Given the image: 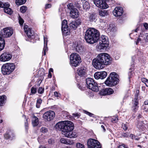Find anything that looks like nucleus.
<instances>
[{
	"label": "nucleus",
	"mask_w": 148,
	"mask_h": 148,
	"mask_svg": "<svg viewBox=\"0 0 148 148\" xmlns=\"http://www.w3.org/2000/svg\"><path fill=\"white\" fill-rule=\"evenodd\" d=\"M56 129L62 130V134L66 137L75 138L77 137L76 133L72 132L74 129V124L69 121H62L58 123L55 125Z\"/></svg>",
	"instance_id": "f257e3e1"
},
{
	"label": "nucleus",
	"mask_w": 148,
	"mask_h": 148,
	"mask_svg": "<svg viewBox=\"0 0 148 148\" xmlns=\"http://www.w3.org/2000/svg\"><path fill=\"white\" fill-rule=\"evenodd\" d=\"M67 7L69 9L71 10H72V9L75 8H73V5L71 3H70L67 5Z\"/></svg>",
	"instance_id": "09e8293b"
},
{
	"label": "nucleus",
	"mask_w": 148,
	"mask_h": 148,
	"mask_svg": "<svg viewBox=\"0 0 148 148\" xmlns=\"http://www.w3.org/2000/svg\"><path fill=\"white\" fill-rule=\"evenodd\" d=\"M44 47L42 51V55L45 56L46 55V51H48V48L47 47V42L48 40L47 38H45L44 37Z\"/></svg>",
	"instance_id": "412c9836"
},
{
	"label": "nucleus",
	"mask_w": 148,
	"mask_h": 148,
	"mask_svg": "<svg viewBox=\"0 0 148 148\" xmlns=\"http://www.w3.org/2000/svg\"><path fill=\"white\" fill-rule=\"evenodd\" d=\"M83 3V7L84 9L86 10H88L90 8V5L89 3L84 0L82 2Z\"/></svg>",
	"instance_id": "a878e982"
},
{
	"label": "nucleus",
	"mask_w": 148,
	"mask_h": 148,
	"mask_svg": "<svg viewBox=\"0 0 148 148\" xmlns=\"http://www.w3.org/2000/svg\"><path fill=\"white\" fill-rule=\"evenodd\" d=\"M42 100L40 99H38V100L37 101V103H38V104H41V103L42 102Z\"/></svg>",
	"instance_id": "680f3d73"
},
{
	"label": "nucleus",
	"mask_w": 148,
	"mask_h": 148,
	"mask_svg": "<svg viewBox=\"0 0 148 148\" xmlns=\"http://www.w3.org/2000/svg\"><path fill=\"white\" fill-rule=\"evenodd\" d=\"M67 23V22L66 20H64L62 23V29H64V28H65V27H68Z\"/></svg>",
	"instance_id": "58836bf2"
},
{
	"label": "nucleus",
	"mask_w": 148,
	"mask_h": 148,
	"mask_svg": "<svg viewBox=\"0 0 148 148\" xmlns=\"http://www.w3.org/2000/svg\"><path fill=\"white\" fill-rule=\"evenodd\" d=\"M118 120L117 116H114L111 118V122L113 123H116L117 122Z\"/></svg>",
	"instance_id": "4c0bfd02"
},
{
	"label": "nucleus",
	"mask_w": 148,
	"mask_h": 148,
	"mask_svg": "<svg viewBox=\"0 0 148 148\" xmlns=\"http://www.w3.org/2000/svg\"><path fill=\"white\" fill-rule=\"evenodd\" d=\"M123 13V8L120 7H116L114 10L113 13L115 17L121 16Z\"/></svg>",
	"instance_id": "4468645a"
},
{
	"label": "nucleus",
	"mask_w": 148,
	"mask_h": 148,
	"mask_svg": "<svg viewBox=\"0 0 148 148\" xmlns=\"http://www.w3.org/2000/svg\"><path fill=\"white\" fill-rule=\"evenodd\" d=\"M14 136V134L11 133H6L4 135V137L6 139L12 138Z\"/></svg>",
	"instance_id": "473e14b6"
},
{
	"label": "nucleus",
	"mask_w": 148,
	"mask_h": 148,
	"mask_svg": "<svg viewBox=\"0 0 148 148\" xmlns=\"http://www.w3.org/2000/svg\"><path fill=\"white\" fill-rule=\"evenodd\" d=\"M100 73V76L101 77V79H103L105 78L107 75V73L105 71H102L101 72H99Z\"/></svg>",
	"instance_id": "f704fd0d"
},
{
	"label": "nucleus",
	"mask_w": 148,
	"mask_h": 148,
	"mask_svg": "<svg viewBox=\"0 0 148 148\" xmlns=\"http://www.w3.org/2000/svg\"><path fill=\"white\" fill-rule=\"evenodd\" d=\"M73 115L74 117H77V118H78L80 116L79 114L78 113H73Z\"/></svg>",
	"instance_id": "5fc2aeb1"
},
{
	"label": "nucleus",
	"mask_w": 148,
	"mask_h": 148,
	"mask_svg": "<svg viewBox=\"0 0 148 148\" xmlns=\"http://www.w3.org/2000/svg\"><path fill=\"white\" fill-rule=\"evenodd\" d=\"M76 51L78 52H81L82 50V47L80 45H77L75 48Z\"/></svg>",
	"instance_id": "e433bc0d"
},
{
	"label": "nucleus",
	"mask_w": 148,
	"mask_h": 148,
	"mask_svg": "<svg viewBox=\"0 0 148 148\" xmlns=\"http://www.w3.org/2000/svg\"><path fill=\"white\" fill-rule=\"evenodd\" d=\"M127 125V124L123 123L122 124V127L125 130H127L128 128Z\"/></svg>",
	"instance_id": "49530a36"
},
{
	"label": "nucleus",
	"mask_w": 148,
	"mask_h": 148,
	"mask_svg": "<svg viewBox=\"0 0 148 148\" xmlns=\"http://www.w3.org/2000/svg\"><path fill=\"white\" fill-rule=\"evenodd\" d=\"M70 26L74 29H75L77 27V23L75 21H72L69 24Z\"/></svg>",
	"instance_id": "bb28decb"
},
{
	"label": "nucleus",
	"mask_w": 148,
	"mask_h": 148,
	"mask_svg": "<svg viewBox=\"0 0 148 148\" xmlns=\"http://www.w3.org/2000/svg\"><path fill=\"white\" fill-rule=\"evenodd\" d=\"M119 81V75L115 72L111 73L105 82L107 86H112L116 85Z\"/></svg>",
	"instance_id": "20e7f679"
},
{
	"label": "nucleus",
	"mask_w": 148,
	"mask_h": 148,
	"mask_svg": "<svg viewBox=\"0 0 148 148\" xmlns=\"http://www.w3.org/2000/svg\"><path fill=\"white\" fill-rule=\"evenodd\" d=\"M3 4L4 5V6L3 8H4L5 7H9L10 6V4L8 2L3 3Z\"/></svg>",
	"instance_id": "603ef678"
},
{
	"label": "nucleus",
	"mask_w": 148,
	"mask_h": 148,
	"mask_svg": "<svg viewBox=\"0 0 148 148\" xmlns=\"http://www.w3.org/2000/svg\"><path fill=\"white\" fill-rule=\"evenodd\" d=\"M6 97L5 95L0 96V106H2L4 103L5 100L6 99Z\"/></svg>",
	"instance_id": "c756f323"
},
{
	"label": "nucleus",
	"mask_w": 148,
	"mask_h": 148,
	"mask_svg": "<svg viewBox=\"0 0 148 148\" xmlns=\"http://www.w3.org/2000/svg\"><path fill=\"white\" fill-rule=\"evenodd\" d=\"M89 20L91 22L95 21L96 19V16L93 14H90L88 16Z\"/></svg>",
	"instance_id": "c85d7f7f"
},
{
	"label": "nucleus",
	"mask_w": 148,
	"mask_h": 148,
	"mask_svg": "<svg viewBox=\"0 0 148 148\" xmlns=\"http://www.w3.org/2000/svg\"><path fill=\"white\" fill-rule=\"evenodd\" d=\"M100 74L99 72H97L95 73L94 75V77L95 78L97 79H101Z\"/></svg>",
	"instance_id": "ea45409f"
},
{
	"label": "nucleus",
	"mask_w": 148,
	"mask_h": 148,
	"mask_svg": "<svg viewBox=\"0 0 148 148\" xmlns=\"http://www.w3.org/2000/svg\"><path fill=\"white\" fill-rule=\"evenodd\" d=\"M79 11L76 8L72 9L70 12V16L73 18H77L79 16Z\"/></svg>",
	"instance_id": "f3484780"
},
{
	"label": "nucleus",
	"mask_w": 148,
	"mask_h": 148,
	"mask_svg": "<svg viewBox=\"0 0 148 148\" xmlns=\"http://www.w3.org/2000/svg\"><path fill=\"white\" fill-rule=\"evenodd\" d=\"M124 144H123L119 145L118 147V148H124Z\"/></svg>",
	"instance_id": "774afa93"
},
{
	"label": "nucleus",
	"mask_w": 148,
	"mask_h": 148,
	"mask_svg": "<svg viewBox=\"0 0 148 148\" xmlns=\"http://www.w3.org/2000/svg\"><path fill=\"white\" fill-rule=\"evenodd\" d=\"M44 88L42 87H40L39 88L38 90V93L42 94L44 92Z\"/></svg>",
	"instance_id": "c03bdc74"
},
{
	"label": "nucleus",
	"mask_w": 148,
	"mask_h": 148,
	"mask_svg": "<svg viewBox=\"0 0 148 148\" xmlns=\"http://www.w3.org/2000/svg\"><path fill=\"white\" fill-rule=\"evenodd\" d=\"M144 26L146 29H148V24L146 23L144 24Z\"/></svg>",
	"instance_id": "052dcab7"
},
{
	"label": "nucleus",
	"mask_w": 148,
	"mask_h": 148,
	"mask_svg": "<svg viewBox=\"0 0 148 148\" xmlns=\"http://www.w3.org/2000/svg\"><path fill=\"white\" fill-rule=\"evenodd\" d=\"M141 39L140 38H138L137 39L136 41V45H138V44L140 42H141Z\"/></svg>",
	"instance_id": "6e6d98bb"
},
{
	"label": "nucleus",
	"mask_w": 148,
	"mask_h": 148,
	"mask_svg": "<svg viewBox=\"0 0 148 148\" xmlns=\"http://www.w3.org/2000/svg\"><path fill=\"white\" fill-rule=\"evenodd\" d=\"M26 1V0H15V3L17 5H21L24 4Z\"/></svg>",
	"instance_id": "2f4dec72"
},
{
	"label": "nucleus",
	"mask_w": 148,
	"mask_h": 148,
	"mask_svg": "<svg viewBox=\"0 0 148 148\" xmlns=\"http://www.w3.org/2000/svg\"><path fill=\"white\" fill-rule=\"evenodd\" d=\"M15 69V65L13 63H7L3 64L1 71L3 75H9Z\"/></svg>",
	"instance_id": "39448f33"
},
{
	"label": "nucleus",
	"mask_w": 148,
	"mask_h": 148,
	"mask_svg": "<svg viewBox=\"0 0 148 148\" xmlns=\"http://www.w3.org/2000/svg\"><path fill=\"white\" fill-rule=\"evenodd\" d=\"M141 80L145 84V83H146V82H147V81L148 80L145 78H142L141 79Z\"/></svg>",
	"instance_id": "13d9d810"
},
{
	"label": "nucleus",
	"mask_w": 148,
	"mask_h": 148,
	"mask_svg": "<svg viewBox=\"0 0 148 148\" xmlns=\"http://www.w3.org/2000/svg\"><path fill=\"white\" fill-rule=\"evenodd\" d=\"M54 95L56 97H58V93L57 92H54Z\"/></svg>",
	"instance_id": "69168bd1"
},
{
	"label": "nucleus",
	"mask_w": 148,
	"mask_h": 148,
	"mask_svg": "<svg viewBox=\"0 0 148 148\" xmlns=\"http://www.w3.org/2000/svg\"><path fill=\"white\" fill-rule=\"evenodd\" d=\"M36 89L33 87L31 89V93L32 94H34L36 92Z\"/></svg>",
	"instance_id": "3c124183"
},
{
	"label": "nucleus",
	"mask_w": 148,
	"mask_h": 148,
	"mask_svg": "<svg viewBox=\"0 0 148 148\" xmlns=\"http://www.w3.org/2000/svg\"><path fill=\"white\" fill-rule=\"evenodd\" d=\"M133 108L134 111H136L138 109V101L137 99H134L133 101Z\"/></svg>",
	"instance_id": "b1692460"
},
{
	"label": "nucleus",
	"mask_w": 148,
	"mask_h": 148,
	"mask_svg": "<svg viewBox=\"0 0 148 148\" xmlns=\"http://www.w3.org/2000/svg\"><path fill=\"white\" fill-rule=\"evenodd\" d=\"M134 64H132L131 65V67L130 69V71L129 72L128 75L129 76V78H130L132 75V71L134 70Z\"/></svg>",
	"instance_id": "c9c22d12"
},
{
	"label": "nucleus",
	"mask_w": 148,
	"mask_h": 148,
	"mask_svg": "<svg viewBox=\"0 0 148 148\" xmlns=\"http://www.w3.org/2000/svg\"><path fill=\"white\" fill-rule=\"evenodd\" d=\"M144 40L146 42H148V33H146L144 35Z\"/></svg>",
	"instance_id": "de8ad7c7"
},
{
	"label": "nucleus",
	"mask_w": 148,
	"mask_h": 148,
	"mask_svg": "<svg viewBox=\"0 0 148 148\" xmlns=\"http://www.w3.org/2000/svg\"><path fill=\"white\" fill-rule=\"evenodd\" d=\"M99 15L102 17L106 16L108 14V13L107 11L105 10H101L99 11Z\"/></svg>",
	"instance_id": "cd10ccee"
},
{
	"label": "nucleus",
	"mask_w": 148,
	"mask_h": 148,
	"mask_svg": "<svg viewBox=\"0 0 148 148\" xmlns=\"http://www.w3.org/2000/svg\"><path fill=\"white\" fill-rule=\"evenodd\" d=\"M77 148H85L83 144L80 143H78L76 145Z\"/></svg>",
	"instance_id": "79ce46f5"
},
{
	"label": "nucleus",
	"mask_w": 148,
	"mask_h": 148,
	"mask_svg": "<svg viewBox=\"0 0 148 148\" xmlns=\"http://www.w3.org/2000/svg\"><path fill=\"white\" fill-rule=\"evenodd\" d=\"M94 3L99 8L102 9H106L108 7L105 0H93Z\"/></svg>",
	"instance_id": "9d476101"
},
{
	"label": "nucleus",
	"mask_w": 148,
	"mask_h": 148,
	"mask_svg": "<svg viewBox=\"0 0 148 148\" xmlns=\"http://www.w3.org/2000/svg\"><path fill=\"white\" fill-rule=\"evenodd\" d=\"M84 111V113L90 116H92L93 115V114H92L88 112L85 110Z\"/></svg>",
	"instance_id": "864d4df0"
},
{
	"label": "nucleus",
	"mask_w": 148,
	"mask_h": 148,
	"mask_svg": "<svg viewBox=\"0 0 148 148\" xmlns=\"http://www.w3.org/2000/svg\"><path fill=\"white\" fill-rule=\"evenodd\" d=\"M144 105L147 106H148V100H146L144 102Z\"/></svg>",
	"instance_id": "0e129e2a"
},
{
	"label": "nucleus",
	"mask_w": 148,
	"mask_h": 148,
	"mask_svg": "<svg viewBox=\"0 0 148 148\" xmlns=\"http://www.w3.org/2000/svg\"><path fill=\"white\" fill-rule=\"evenodd\" d=\"M87 143L89 148H101L100 143L95 139L90 138Z\"/></svg>",
	"instance_id": "6e6552de"
},
{
	"label": "nucleus",
	"mask_w": 148,
	"mask_h": 148,
	"mask_svg": "<svg viewBox=\"0 0 148 148\" xmlns=\"http://www.w3.org/2000/svg\"><path fill=\"white\" fill-rule=\"evenodd\" d=\"M12 55L8 52H5L0 56V60L2 62H6L10 60L12 58Z\"/></svg>",
	"instance_id": "ddd939ff"
},
{
	"label": "nucleus",
	"mask_w": 148,
	"mask_h": 148,
	"mask_svg": "<svg viewBox=\"0 0 148 148\" xmlns=\"http://www.w3.org/2000/svg\"><path fill=\"white\" fill-rule=\"evenodd\" d=\"M99 32L94 28H89L86 31L85 38L89 43L93 44L97 42L99 39Z\"/></svg>",
	"instance_id": "7ed1b4c3"
},
{
	"label": "nucleus",
	"mask_w": 148,
	"mask_h": 148,
	"mask_svg": "<svg viewBox=\"0 0 148 148\" xmlns=\"http://www.w3.org/2000/svg\"><path fill=\"white\" fill-rule=\"evenodd\" d=\"M5 41L0 34V51L2 50L4 47Z\"/></svg>",
	"instance_id": "393cba45"
},
{
	"label": "nucleus",
	"mask_w": 148,
	"mask_h": 148,
	"mask_svg": "<svg viewBox=\"0 0 148 148\" xmlns=\"http://www.w3.org/2000/svg\"><path fill=\"white\" fill-rule=\"evenodd\" d=\"M143 110L146 112H148V108L147 107V106L144 105V108H143Z\"/></svg>",
	"instance_id": "4d7b16f0"
},
{
	"label": "nucleus",
	"mask_w": 148,
	"mask_h": 148,
	"mask_svg": "<svg viewBox=\"0 0 148 148\" xmlns=\"http://www.w3.org/2000/svg\"><path fill=\"white\" fill-rule=\"evenodd\" d=\"M86 84L87 87L90 89L94 91L97 92L98 88L97 83L94 82V79L90 78L86 79Z\"/></svg>",
	"instance_id": "0eeeda50"
},
{
	"label": "nucleus",
	"mask_w": 148,
	"mask_h": 148,
	"mask_svg": "<svg viewBox=\"0 0 148 148\" xmlns=\"http://www.w3.org/2000/svg\"><path fill=\"white\" fill-rule=\"evenodd\" d=\"M51 5L50 4H46L45 6L46 8H51Z\"/></svg>",
	"instance_id": "e2e57ef3"
},
{
	"label": "nucleus",
	"mask_w": 148,
	"mask_h": 148,
	"mask_svg": "<svg viewBox=\"0 0 148 148\" xmlns=\"http://www.w3.org/2000/svg\"><path fill=\"white\" fill-rule=\"evenodd\" d=\"M62 30L64 35H67L69 34V31L68 29V27L64 28V29L62 28Z\"/></svg>",
	"instance_id": "72a5a7b5"
},
{
	"label": "nucleus",
	"mask_w": 148,
	"mask_h": 148,
	"mask_svg": "<svg viewBox=\"0 0 148 148\" xmlns=\"http://www.w3.org/2000/svg\"><path fill=\"white\" fill-rule=\"evenodd\" d=\"M24 29L25 32L26 33L28 37L30 39H34V32L31 30V29L28 27L27 25H25L24 27Z\"/></svg>",
	"instance_id": "f8f14e48"
},
{
	"label": "nucleus",
	"mask_w": 148,
	"mask_h": 148,
	"mask_svg": "<svg viewBox=\"0 0 148 148\" xmlns=\"http://www.w3.org/2000/svg\"><path fill=\"white\" fill-rule=\"evenodd\" d=\"M43 139V136L42 135L40 136H39L38 138V141L39 143L41 142Z\"/></svg>",
	"instance_id": "8fccbe9b"
},
{
	"label": "nucleus",
	"mask_w": 148,
	"mask_h": 148,
	"mask_svg": "<svg viewBox=\"0 0 148 148\" xmlns=\"http://www.w3.org/2000/svg\"><path fill=\"white\" fill-rule=\"evenodd\" d=\"M4 6V5L3 4V3L1 2L0 1V7L1 8H3Z\"/></svg>",
	"instance_id": "338daca9"
},
{
	"label": "nucleus",
	"mask_w": 148,
	"mask_h": 148,
	"mask_svg": "<svg viewBox=\"0 0 148 148\" xmlns=\"http://www.w3.org/2000/svg\"><path fill=\"white\" fill-rule=\"evenodd\" d=\"M113 92L114 91L112 88H108L101 90L100 92V94L102 95H110L113 93Z\"/></svg>",
	"instance_id": "2eb2a0df"
},
{
	"label": "nucleus",
	"mask_w": 148,
	"mask_h": 148,
	"mask_svg": "<svg viewBox=\"0 0 148 148\" xmlns=\"http://www.w3.org/2000/svg\"><path fill=\"white\" fill-rule=\"evenodd\" d=\"M71 65L73 66L77 67L81 62V59L79 55L75 53H73L70 56Z\"/></svg>",
	"instance_id": "423d86ee"
},
{
	"label": "nucleus",
	"mask_w": 148,
	"mask_h": 148,
	"mask_svg": "<svg viewBox=\"0 0 148 148\" xmlns=\"http://www.w3.org/2000/svg\"><path fill=\"white\" fill-rule=\"evenodd\" d=\"M99 42L104 44L108 45L109 41L107 37L104 35H102L100 38Z\"/></svg>",
	"instance_id": "6ab92c4d"
},
{
	"label": "nucleus",
	"mask_w": 148,
	"mask_h": 148,
	"mask_svg": "<svg viewBox=\"0 0 148 148\" xmlns=\"http://www.w3.org/2000/svg\"><path fill=\"white\" fill-rule=\"evenodd\" d=\"M13 33V30L12 28L7 27L3 29L2 34L4 37L8 38L11 36Z\"/></svg>",
	"instance_id": "9b49d317"
},
{
	"label": "nucleus",
	"mask_w": 148,
	"mask_h": 148,
	"mask_svg": "<svg viewBox=\"0 0 148 148\" xmlns=\"http://www.w3.org/2000/svg\"><path fill=\"white\" fill-rule=\"evenodd\" d=\"M136 126L140 131H143L146 128L145 124L143 121H138L136 124Z\"/></svg>",
	"instance_id": "a211bd4d"
},
{
	"label": "nucleus",
	"mask_w": 148,
	"mask_h": 148,
	"mask_svg": "<svg viewBox=\"0 0 148 148\" xmlns=\"http://www.w3.org/2000/svg\"><path fill=\"white\" fill-rule=\"evenodd\" d=\"M129 136V134L128 133L126 132L124 133L123 135V136L124 137H127Z\"/></svg>",
	"instance_id": "bf43d9fd"
},
{
	"label": "nucleus",
	"mask_w": 148,
	"mask_h": 148,
	"mask_svg": "<svg viewBox=\"0 0 148 148\" xmlns=\"http://www.w3.org/2000/svg\"><path fill=\"white\" fill-rule=\"evenodd\" d=\"M39 120L38 118L35 116H33L32 118V124L34 127L37 126L38 124Z\"/></svg>",
	"instance_id": "4be33fe9"
},
{
	"label": "nucleus",
	"mask_w": 148,
	"mask_h": 148,
	"mask_svg": "<svg viewBox=\"0 0 148 148\" xmlns=\"http://www.w3.org/2000/svg\"><path fill=\"white\" fill-rule=\"evenodd\" d=\"M86 69L84 67H81L77 70L78 75L80 77H85L86 74Z\"/></svg>",
	"instance_id": "dca6fc26"
},
{
	"label": "nucleus",
	"mask_w": 148,
	"mask_h": 148,
	"mask_svg": "<svg viewBox=\"0 0 148 148\" xmlns=\"http://www.w3.org/2000/svg\"><path fill=\"white\" fill-rule=\"evenodd\" d=\"M108 45L104 44L101 42H99V43L97 46V47L98 49L100 50H103L106 49Z\"/></svg>",
	"instance_id": "5701e85b"
},
{
	"label": "nucleus",
	"mask_w": 148,
	"mask_h": 148,
	"mask_svg": "<svg viewBox=\"0 0 148 148\" xmlns=\"http://www.w3.org/2000/svg\"><path fill=\"white\" fill-rule=\"evenodd\" d=\"M27 10V8L26 6H21L20 8V11L22 13H24Z\"/></svg>",
	"instance_id": "a19ab883"
},
{
	"label": "nucleus",
	"mask_w": 148,
	"mask_h": 148,
	"mask_svg": "<svg viewBox=\"0 0 148 148\" xmlns=\"http://www.w3.org/2000/svg\"><path fill=\"white\" fill-rule=\"evenodd\" d=\"M55 114L53 111L49 110L45 112L43 114L42 117L45 121H50L54 118Z\"/></svg>",
	"instance_id": "1a4fd4ad"
},
{
	"label": "nucleus",
	"mask_w": 148,
	"mask_h": 148,
	"mask_svg": "<svg viewBox=\"0 0 148 148\" xmlns=\"http://www.w3.org/2000/svg\"><path fill=\"white\" fill-rule=\"evenodd\" d=\"M40 132L43 133H46L48 131V129L47 128H46L45 127H42L40 130Z\"/></svg>",
	"instance_id": "37998d69"
},
{
	"label": "nucleus",
	"mask_w": 148,
	"mask_h": 148,
	"mask_svg": "<svg viewBox=\"0 0 148 148\" xmlns=\"http://www.w3.org/2000/svg\"><path fill=\"white\" fill-rule=\"evenodd\" d=\"M111 59L109 55L106 53H100L97 56L96 58L93 60L92 63L95 68L102 69L104 65H108L111 63Z\"/></svg>",
	"instance_id": "f03ea898"
},
{
	"label": "nucleus",
	"mask_w": 148,
	"mask_h": 148,
	"mask_svg": "<svg viewBox=\"0 0 148 148\" xmlns=\"http://www.w3.org/2000/svg\"><path fill=\"white\" fill-rule=\"evenodd\" d=\"M18 20L19 23L20 25H22L24 22L23 20L19 16L18 18Z\"/></svg>",
	"instance_id": "a18cd8bd"
},
{
	"label": "nucleus",
	"mask_w": 148,
	"mask_h": 148,
	"mask_svg": "<svg viewBox=\"0 0 148 148\" xmlns=\"http://www.w3.org/2000/svg\"><path fill=\"white\" fill-rule=\"evenodd\" d=\"M60 141L62 143L66 145H72L74 143V142L73 140H71L64 138H61L60 140Z\"/></svg>",
	"instance_id": "aec40b11"
},
{
	"label": "nucleus",
	"mask_w": 148,
	"mask_h": 148,
	"mask_svg": "<svg viewBox=\"0 0 148 148\" xmlns=\"http://www.w3.org/2000/svg\"><path fill=\"white\" fill-rule=\"evenodd\" d=\"M4 12L9 14L11 15L12 13V11L11 9L9 7H5L4 8Z\"/></svg>",
	"instance_id": "7c9ffc66"
}]
</instances>
